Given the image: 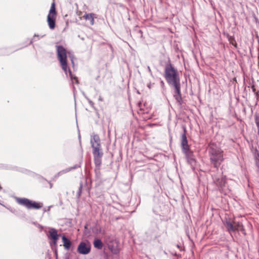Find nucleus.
I'll return each mask as SVG.
<instances>
[{
	"mask_svg": "<svg viewBox=\"0 0 259 259\" xmlns=\"http://www.w3.org/2000/svg\"><path fill=\"white\" fill-rule=\"evenodd\" d=\"M56 47L57 49V58L60 63L62 70L67 76H68V73L72 83H75L78 84V80L77 77L72 74L70 68L68 67L67 61V55L66 49L61 45H56Z\"/></svg>",
	"mask_w": 259,
	"mask_h": 259,
	"instance_id": "obj_1",
	"label": "nucleus"
},
{
	"mask_svg": "<svg viewBox=\"0 0 259 259\" xmlns=\"http://www.w3.org/2000/svg\"><path fill=\"white\" fill-rule=\"evenodd\" d=\"M163 76L167 84L171 86L181 83L180 76L178 69L171 64L169 58L165 63Z\"/></svg>",
	"mask_w": 259,
	"mask_h": 259,
	"instance_id": "obj_2",
	"label": "nucleus"
},
{
	"mask_svg": "<svg viewBox=\"0 0 259 259\" xmlns=\"http://www.w3.org/2000/svg\"><path fill=\"white\" fill-rule=\"evenodd\" d=\"M90 143L93 149L92 153L95 165L98 166H101L104 153L99 136L97 134L91 135Z\"/></svg>",
	"mask_w": 259,
	"mask_h": 259,
	"instance_id": "obj_3",
	"label": "nucleus"
},
{
	"mask_svg": "<svg viewBox=\"0 0 259 259\" xmlns=\"http://www.w3.org/2000/svg\"><path fill=\"white\" fill-rule=\"evenodd\" d=\"M209 156L211 163L215 168H218L223 160V155L219 149L214 145L210 146L208 149Z\"/></svg>",
	"mask_w": 259,
	"mask_h": 259,
	"instance_id": "obj_4",
	"label": "nucleus"
},
{
	"mask_svg": "<svg viewBox=\"0 0 259 259\" xmlns=\"http://www.w3.org/2000/svg\"><path fill=\"white\" fill-rule=\"evenodd\" d=\"M228 231L232 237H233L234 235H235L236 232L239 231L241 232L244 235H246L245 230L242 224L236 221L235 219L232 220L231 218H230L229 221H228Z\"/></svg>",
	"mask_w": 259,
	"mask_h": 259,
	"instance_id": "obj_5",
	"label": "nucleus"
},
{
	"mask_svg": "<svg viewBox=\"0 0 259 259\" xmlns=\"http://www.w3.org/2000/svg\"><path fill=\"white\" fill-rule=\"evenodd\" d=\"M16 200L18 203L25 206L28 209H39L43 206L42 203L32 201L26 198L16 197Z\"/></svg>",
	"mask_w": 259,
	"mask_h": 259,
	"instance_id": "obj_6",
	"label": "nucleus"
},
{
	"mask_svg": "<svg viewBox=\"0 0 259 259\" xmlns=\"http://www.w3.org/2000/svg\"><path fill=\"white\" fill-rule=\"evenodd\" d=\"M174 89L173 96L179 106L183 104V100L181 91V83L169 86Z\"/></svg>",
	"mask_w": 259,
	"mask_h": 259,
	"instance_id": "obj_7",
	"label": "nucleus"
},
{
	"mask_svg": "<svg viewBox=\"0 0 259 259\" xmlns=\"http://www.w3.org/2000/svg\"><path fill=\"white\" fill-rule=\"evenodd\" d=\"M182 152L185 155V157L187 162L192 167H194L196 165V161L193 152L190 149L183 151Z\"/></svg>",
	"mask_w": 259,
	"mask_h": 259,
	"instance_id": "obj_8",
	"label": "nucleus"
},
{
	"mask_svg": "<svg viewBox=\"0 0 259 259\" xmlns=\"http://www.w3.org/2000/svg\"><path fill=\"white\" fill-rule=\"evenodd\" d=\"M91 250V244L83 241L79 243L77 248V251L80 254L86 255L89 254Z\"/></svg>",
	"mask_w": 259,
	"mask_h": 259,
	"instance_id": "obj_9",
	"label": "nucleus"
},
{
	"mask_svg": "<svg viewBox=\"0 0 259 259\" xmlns=\"http://www.w3.org/2000/svg\"><path fill=\"white\" fill-rule=\"evenodd\" d=\"M183 133L181 135V147L182 151L190 149V145L188 144V141L186 136V128L185 126H183Z\"/></svg>",
	"mask_w": 259,
	"mask_h": 259,
	"instance_id": "obj_10",
	"label": "nucleus"
},
{
	"mask_svg": "<svg viewBox=\"0 0 259 259\" xmlns=\"http://www.w3.org/2000/svg\"><path fill=\"white\" fill-rule=\"evenodd\" d=\"M49 238L52 240V243L51 244H54V246H57V240H58L59 235L58 234L57 230L53 228H50L49 230Z\"/></svg>",
	"mask_w": 259,
	"mask_h": 259,
	"instance_id": "obj_11",
	"label": "nucleus"
},
{
	"mask_svg": "<svg viewBox=\"0 0 259 259\" xmlns=\"http://www.w3.org/2000/svg\"><path fill=\"white\" fill-rule=\"evenodd\" d=\"M101 166L95 165V168L94 169L95 174V181L99 185L102 181V175L100 171Z\"/></svg>",
	"mask_w": 259,
	"mask_h": 259,
	"instance_id": "obj_12",
	"label": "nucleus"
},
{
	"mask_svg": "<svg viewBox=\"0 0 259 259\" xmlns=\"http://www.w3.org/2000/svg\"><path fill=\"white\" fill-rule=\"evenodd\" d=\"M62 239L64 249L67 250L71 249L72 242L70 239L64 235L62 236Z\"/></svg>",
	"mask_w": 259,
	"mask_h": 259,
	"instance_id": "obj_13",
	"label": "nucleus"
},
{
	"mask_svg": "<svg viewBox=\"0 0 259 259\" xmlns=\"http://www.w3.org/2000/svg\"><path fill=\"white\" fill-rule=\"evenodd\" d=\"M47 22L48 23L49 28L51 29H54L56 26V17L54 16L48 15Z\"/></svg>",
	"mask_w": 259,
	"mask_h": 259,
	"instance_id": "obj_14",
	"label": "nucleus"
},
{
	"mask_svg": "<svg viewBox=\"0 0 259 259\" xmlns=\"http://www.w3.org/2000/svg\"><path fill=\"white\" fill-rule=\"evenodd\" d=\"M83 18L87 21H89L91 25H93L94 24V19L96 18L94 13H85Z\"/></svg>",
	"mask_w": 259,
	"mask_h": 259,
	"instance_id": "obj_15",
	"label": "nucleus"
},
{
	"mask_svg": "<svg viewBox=\"0 0 259 259\" xmlns=\"http://www.w3.org/2000/svg\"><path fill=\"white\" fill-rule=\"evenodd\" d=\"M94 247L98 249H101L103 246V243L101 239H95L93 242Z\"/></svg>",
	"mask_w": 259,
	"mask_h": 259,
	"instance_id": "obj_16",
	"label": "nucleus"
},
{
	"mask_svg": "<svg viewBox=\"0 0 259 259\" xmlns=\"http://www.w3.org/2000/svg\"><path fill=\"white\" fill-rule=\"evenodd\" d=\"M253 154L255 165L257 167H259V151L257 148H255L253 150Z\"/></svg>",
	"mask_w": 259,
	"mask_h": 259,
	"instance_id": "obj_17",
	"label": "nucleus"
},
{
	"mask_svg": "<svg viewBox=\"0 0 259 259\" xmlns=\"http://www.w3.org/2000/svg\"><path fill=\"white\" fill-rule=\"evenodd\" d=\"M82 158H81V159L79 160V161L78 162V163L77 164H76L72 166L66 168H65V169H66V170H67V172H68L72 170H74L77 168L80 167L81 166V164H82Z\"/></svg>",
	"mask_w": 259,
	"mask_h": 259,
	"instance_id": "obj_18",
	"label": "nucleus"
},
{
	"mask_svg": "<svg viewBox=\"0 0 259 259\" xmlns=\"http://www.w3.org/2000/svg\"><path fill=\"white\" fill-rule=\"evenodd\" d=\"M57 14V12L55 8V2H53L51 4V8L49 11V14L48 15L50 16H54L56 17Z\"/></svg>",
	"mask_w": 259,
	"mask_h": 259,
	"instance_id": "obj_19",
	"label": "nucleus"
},
{
	"mask_svg": "<svg viewBox=\"0 0 259 259\" xmlns=\"http://www.w3.org/2000/svg\"><path fill=\"white\" fill-rule=\"evenodd\" d=\"M228 39L230 42V44L231 45H232L235 49H238V44L236 41V40L234 39V38L233 37H232V36H230V37H228Z\"/></svg>",
	"mask_w": 259,
	"mask_h": 259,
	"instance_id": "obj_20",
	"label": "nucleus"
},
{
	"mask_svg": "<svg viewBox=\"0 0 259 259\" xmlns=\"http://www.w3.org/2000/svg\"><path fill=\"white\" fill-rule=\"evenodd\" d=\"M83 185V183L81 181L80 182V183H79V186L78 191H77V192L76 193V198L77 199H79L80 197V196H81V193H82Z\"/></svg>",
	"mask_w": 259,
	"mask_h": 259,
	"instance_id": "obj_21",
	"label": "nucleus"
},
{
	"mask_svg": "<svg viewBox=\"0 0 259 259\" xmlns=\"http://www.w3.org/2000/svg\"><path fill=\"white\" fill-rule=\"evenodd\" d=\"M66 173H67V170H66L65 169H63L59 172H57L54 177L53 179L56 180L57 178H58L60 176L65 174Z\"/></svg>",
	"mask_w": 259,
	"mask_h": 259,
	"instance_id": "obj_22",
	"label": "nucleus"
},
{
	"mask_svg": "<svg viewBox=\"0 0 259 259\" xmlns=\"http://www.w3.org/2000/svg\"><path fill=\"white\" fill-rule=\"evenodd\" d=\"M46 34L42 35L40 36L38 34H35L33 36V38L30 40L29 44H32L33 43V41H36V40L35 39L36 37H38V39H39L40 38H42L44 36H45Z\"/></svg>",
	"mask_w": 259,
	"mask_h": 259,
	"instance_id": "obj_23",
	"label": "nucleus"
},
{
	"mask_svg": "<svg viewBox=\"0 0 259 259\" xmlns=\"http://www.w3.org/2000/svg\"><path fill=\"white\" fill-rule=\"evenodd\" d=\"M6 208L9 210L11 212H12L13 213L15 214V215H17L18 214V210H17L16 209L14 208H13L11 206H9V207H6Z\"/></svg>",
	"mask_w": 259,
	"mask_h": 259,
	"instance_id": "obj_24",
	"label": "nucleus"
},
{
	"mask_svg": "<svg viewBox=\"0 0 259 259\" xmlns=\"http://www.w3.org/2000/svg\"><path fill=\"white\" fill-rule=\"evenodd\" d=\"M52 250L54 251L56 258L58 257V252L57 249V246H54V244H51Z\"/></svg>",
	"mask_w": 259,
	"mask_h": 259,
	"instance_id": "obj_25",
	"label": "nucleus"
},
{
	"mask_svg": "<svg viewBox=\"0 0 259 259\" xmlns=\"http://www.w3.org/2000/svg\"><path fill=\"white\" fill-rule=\"evenodd\" d=\"M84 230L83 232L84 234L88 235L90 233V230L88 228V225L87 224H86L84 226Z\"/></svg>",
	"mask_w": 259,
	"mask_h": 259,
	"instance_id": "obj_26",
	"label": "nucleus"
},
{
	"mask_svg": "<svg viewBox=\"0 0 259 259\" xmlns=\"http://www.w3.org/2000/svg\"><path fill=\"white\" fill-rule=\"evenodd\" d=\"M84 96L85 98L88 100V103L90 104V105L91 107H93L94 105V102L92 100H91L85 95L84 94Z\"/></svg>",
	"mask_w": 259,
	"mask_h": 259,
	"instance_id": "obj_27",
	"label": "nucleus"
},
{
	"mask_svg": "<svg viewBox=\"0 0 259 259\" xmlns=\"http://www.w3.org/2000/svg\"><path fill=\"white\" fill-rule=\"evenodd\" d=\"M42 180H43L46 181H47V182H48V183H49V185H50V188H52L53 187V184H52V183H51V182L50 181H47V180L45 178H42Z\"/></svg>",
	"mask_w": 259,
	"mask_h": 259,
	"instance_id": "obj_28",
	"label": "nucleus"
},
{
	"mask_svg": "<svg viewBox=\"0 0 259 259\" xmlns=\"http://www.w3.org/2000/svg\"><path fill=\"white\" fill-rule=\"evenodd\" d=\"M160 83L161 87L163 89L165 87V84H164L163 80L162 79H160Z\"/></svg>",
	"mask_w": 259,
	"mask_h": 259,
	"instance_id": "obj_29",
	"label": "nucleus"
},
{
	"mask_svg": "<svg viewBox=\"0 0 259 259\" xmlns=\"http://www.w3.org/2000/svg\"><path fill=\"white\" fill-rule=\"evenodd\" d=\"M70 254L69 253H66L65 254V259H69Z\"/></svg>",
	"mask_w": 259,
	"mask_h": 259,
	"instance_id": "obj_30",
	"label": "nucleus"
},
{
	"mask_svg": "<svg viewBox=\"0 0 259 259\" xmlns=\"http://www.w3.org/2000/svg\"><path fill=\"white\" fill-rule=\"evenodd\" d=\"M51 207H52V206H49L48 207V208H47V209L46 208H44V211L45 212V211H50V208H51Z\"/></svg>",
	"mask_w": 259,
	"mask_h": 259,
	"instance_id": "obj_31",
	"label": "nucleus"
},
{
	"mask_svg": "<svg viewBox=\"0 0 259 259\" xmlns=\"http://www.w3.org/2000/svg\"><path fill=\"white\" fill-rule=\"evenodd\" d=\"M147 69H148V72L150 73V74L152 75V71H151L150 66H147Z\"/></svg>",
	"mask_w": 259,
	"mask_h": 259,
	"instance_id": "obj_32",
	"label": "nucleus"
},
{
	"mask_svg": "<svg viewBox=\"0 0 259 259\" xmlns=\"http://www.w3.org/2000/svg\"><path fill=\"white\" fill-rule=\"evenodd\" d=\"M223 222L224 223V224L225 226H226V224H227V218L225 217L223 220Z\"/></svg>",
	"mask_w": 259,
	"mask_h": 259,
	"instance_id": "obj_33",
	"label": "nucleus"
},
{
	"mask_svg": "<svg viewBox=\"0 0 259 259\" xmlns=\"http://www.w3.org/2000/svg\"><path fill=\"white\" fill-rule=\"evenodd\" d=\"M177 247L178 248H179L181 251H182L183 250L182 247H181L180 245L177 244Z\"/></svg>",
	"mask_w": 259,
	"mask_h": 259,
	"instance_id": "obj_34",
	"label": "nucleus"
},
{
	"mask_svg": "<svg viewBox=\"0 0 259 259\" xmlns=\"http://www.w3.org/2000/svg\"><path fill=\"white\" fill-rule=\"evenodd\" d=\"M98 100H99V101H103V99L102 98V97L101 96H99Z\"/></svg>",
	"mask_w": 259,
	"mask_h": 259,
	"instance_id": "obj_35",
	"label": "nucleus"
},
{
	"mask_svg": "<svg viewBox=\"0 0 259 259\" xmlns=\"http://www.w3.org/2000/svg\"><path fill=\"white\" fill-rule=\"evenodd\" d=\"M252 91L255 93V91H256V89L254 87V86H252Z\"/></svg>",
	"mask_w": 259,
	"mask_h": 259,
	"instance_id": "obj_36",
	"label": "nucleus"
},
{
	"mask_svg": "<svg viewBox=\"0 0 259 259\" xmlns=\"http://www.w3.org/2000/svg\"><path fill=\"white\" fill-rule=\"evenodd\" d=\"M78 139H79V142L80 143H81V137H80V134H79V135H78Z\"/></svg>",
	"mask_w": 259,
	"mask_h": 259,
	"instance_id": "obj_37",
	"label": "nucleus"
},
{
	"mask_svg": "<svg viewBox=\"0 0 259 259\" xmlns=\"http://www.w3.org/2000/svg\"><path fill=\"white\" fill-rule=\"evenodd\" d=\"M139 32L140 33H141V35H142V33H143V32H142V31L141 30H139Z\"/></svg>",
	"mask_w": 259,
	"mask_h": 259,
	"instance_id": "obj_38",
	"label": "nucleus"
},
{
	"mask_svg": "<svg viewBox=\"0 0 259 259\" xmlns=\"http://www.w3.org/2000/svg\"><path fill=\"white\" fill-rule=\"evenodd\" d=\"M71 62H72V64H73V63H74L73 61V60H72V58H71Z\"/></svg>",
	"mask_w": 259,
	"mask_h": 259,
	"instance_id": "obj_39",
	"label": "nucleus"
},
{
	"mask_svg": "<svg viewBox=\"0 0 259 259\" xmlns=\"http://www.w3.org/2000/svg\"><path fill=\"white\" fill-rule=\"evenodd\" d=\"M73 90L74 91L75 90V87L74 85H73Z\"/></svg>",
	"mask_w": 259,
	"mask_h": 259,
	"instance_id": "obj_40",
	"label": "nucleus"
},
{
	"mask_svg": "<svg viewBox=\"0 0 259 259\" xmlns=\"http://www.w3.org/2000/svg\"><path fill=\"white\" fill-rule=\"evenodd\" d=\"M85 184H86V185H87V180H85Z\"/></svg>",
	"mask_w": 259,
	"mask_h": 259,
	"instance_id": "obj_41",
	"label": "nucleus"
},
{
	"mask_svg": "<svg viewBox=\"0 0 259 259\" xmlns=\"http://www.w3.org/2000/svg\"><path fill=\"white\" fill-rule=\"evenodd\" d=\"M148 87L149 88H150V85H148Z\"/></svg>",
	"mask_w": 259,
	"mask_h": 259,
	"instance_id": "obj_42",
	"label": "nucleus"
},
{
	"mask_svg": "<svg viewBox=\"0 0 259 259\" xmlns=\"http://www.w3.org/2000/svg\"><path fill=\"white\" fill-rule=\"evenodd\" d=\"M2 189V187L0 186V190Z\"/></svg>",
	"mask_w": 259,
	"mask_h": 259,
	"instance_id": "obj_43",
	"label": "nucleus"
},
{
	"mask_svg": "<svg viewBox=\"0 0 259 259\" xmlns=\"http://www.w3.org/2000/svg\"><path fill=\"white\" fill-rule=\"evenodd\" d=\"M1 54H1V53H0V55H1Z\"/></svg>",
	"mask_w": 259,
	"mask_h": 259,
	"instance_id": "obj_44",
	"label": "nucleus"
}]
</instances>
